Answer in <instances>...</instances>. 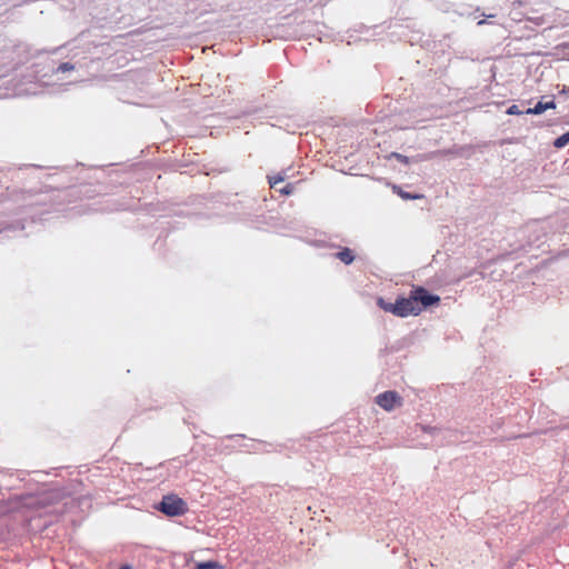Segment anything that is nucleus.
<instances>
[{"instance_id": "nucleus-1", "label": "nucleus", "mask_w": 569, "mask_h": 569, "mask_svg": "<svg viewBox=\"0 0 569 569\" xmlns=\"http://www.w3.org/2000/svg\"><path fill=\"white\" fill-rule=\"evenodd\" d=\"M440 297L430 293L426 288L412 287L408 297H399L393 303L379 298L377 305L386 312H390L397 317L406 318L408 316H418L425 309L439 305Z\"/></svg>"}, {"instance_id": "nucleus-2", "label": "nucleus", "mask_w": 569, "mask_h": 569, "mask_svg": "<svg viewBox=\"0 0 569 569\" xmlns=\"http://www.w3.org/2000/svg\"><path fill=\"white\" fill-rule=\"evenodd\" d=\"M157 509L168 517H179L188 512V505L182 498L170 493L163 496Z\"/></svg>"}, {"instance_id": "nucleus-3", "label": "nucleus", "mask_w": 569, "mask_h": 569, "mask_svg": "<svg viewBox=\"0 0 569 569\" xmlns=\"http://www.w3.org/2000/svg\"><path fill=\"white\" fill-rule=\"evenodd\" d=\"M376 403L387 411L402 405V398L396 391H385L376 397Z\"/></svg>"}, {"instance_id": "nucleus-4", "label": "nucleus", "mask_w": 569, "mask_h": 569, "mask_svg": "<svg viewBox=\"0 0 569 569\" xmlns=\"http://www.w3.org/2000/svg\"><path fill=\"white\" fill-rule=\"evenodd\" d=\"M555 108H556V103H555L553 100L548 101V102L539 101L533 108L527 109L525 111V113H527V114H541L546 110L555 109Z\"/></svg>"}, {"instance_id": "nucleus-5", "label": "nucleus", "mask_w": 569, "mask_h": 569, "mask_svg": "<svg viewBox=\"0 0 569 569\" xmlns=\"http://www.w3.org/2000/svg\"><path fill=\"white\" fill-rule=\"evenodd\" d=\"M336 256L339 260H341L346 264H350L355 260V256L349 248L342 249Z\"/></svg>"}, {"instance_id": "nucleus-6", "label": "nucleus", "mask_w": 569, "mask_h": 569, "mask_svg": "<svg viewBox=\"0 0 569 569\" xmlns=\"http://www.w3.org/2000/svg\"><path fill=\"white\" fill-rule=\"evenodd\" d=\"M392 190H393V192H396L403 200H415V199H422L423 198V194H411L409 192L403 191L398 186H393Z\"/></svg>"}, {"instance_id": "nucleus-7", "label": "nucleus", "mask_w": 569, "mask_h": 569, "mask_svg": "<svg viewBox=\"0 0 569 569\" xmlns=\"http://www.w3.org/2000/svg\"><path fill=\"white\" fill-rule=\"evenodd\" d=\"M282 182L283 178L280 174L276 177H269L270 188L276 191H279L280 193H284V186L278 188V186L281 184Z\"/></svg>"}, {"instance_id": "nucleus-8", "label": "nucleus", "mask_w": 569, "mask_h": 569, "mask_svg": "<svg viewBox=\"0 0 569 569\" xmlns=\"http://www.w3.org/2000/svg\"><path fill=\"white\" fill-rule=\"evenodd\" d=\"M223 566L218 561H204V562H198L193 569H222Z\"/></svg>"}, {"instance_id": "nucleus-9", "label": "nucleus", "mask_w": 569, "mask_h": 569, "mask_svg": "<svg viewBox=\"0 0 569 569\" xmlns=\"http://www.w3.org/2000/svg\"><path fill=\"white\" fill-rule=\"evenodd\" d=\"M569 143V131L566 132L565 134L558 137L555 141H553V147L557 148V149H561L563 148L565 146H567Z\"/></svg>"}, {"instance_id": "nucleus-10", "label": "nucleus", "mask_w": 569, "mask_h": 569, "mask_svg": "<svg viewBox=\"0 0 569 569\" xmlns=\"http://www.w3.org/2000/svg\"><path fill=\"white\" fill-rule=\"evenodd\" d=\"M388 158L389 159L390 158H395L396 160H398L399 162H401L403 164H409L410 163V160H409V158L407 156L398 153V152H391Z\"/></svg>"}, {"instance_id": "nucleus-11", "label": "nucleus", "mask_w": 569, "mask_h": 569, "mask_svg": "<svg viewBox=\"0 0 569 569\" xmlns=\"http://www.w3.org/2000/svg\"><path fill=\"white\" fill-rule=\"evenodd\" d=\"M507 113L511 116H518L525 113L517 104H512L507 109Z\"/></svg>"}, {"instance_id": "nucleus-12", "label": "nucleus", "mask_w": 569, "mask_h": 569, "mask_svg": "<svg viewBox=\"0 0 569 569\" xmlns=\"http://www.w3.org/2000/svg\"><path fill=\"white\" fill-rule=\"evenodd\" d=\"M73 69H74V66H73V64H71V63H69V62H63V63H61V64L58 67L57 71H58V72H66V71H71V70H73Z\"/></svg>"}, {"instance_id": "nucleus-13", "label": "nucleus", "mask_w": 569, "mask_h": 569, "mask_svg": "<svg viewBox=\"0 0 569 569\" xmlns=\"http://www.w3.org/2000/svg\"><path fill=\"white\" fill-rule=\"evenodd\" d=\"M120 569H132V568L129 565H123V566L120 567Z\"/></svg>"}]
</instances>
